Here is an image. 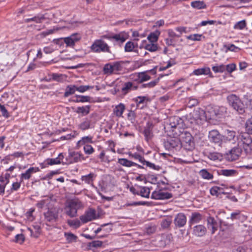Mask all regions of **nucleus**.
<instances>
[{
	"label": "nucleus",
	"instance_id": "nucleus-16",
	"mask_svg": "<svg viewBox=\"0 0 252 252\" xmlns=\"http://www.w3.org/2000/svg\"><path fill=\"white\" fill-rule=\"evenodd\" d=\"M153 125L152 123H147L146 126L144 128L143 133L145 136V139L147 141L150 140L153 136Z\"/></svg>",
	"mask_w": 252,
	"mask_h": 252
},
{
	"label": "nucleus",
	"instance_id": "nucleus-53",
	"mask_svg": "<svg viewBox=\"0 0 252 252\" xmlns=\"http://www.w3.org/2000/svg\"><path fill=\"white\" fill-rule=\"evenodd\" d=\"M247 133L252 134V118L248 119L245 124Z\"/></svg>",
	"mask_w": 252,
	"mask_h": 252
},
{
	"label": "nucleus",
	"instance_id": "nucleus-1",
	"mask_svg": "<svg viewBox=\"0 0 252 252\" xmlns=\"http://www.w3.org/2000/svg\"><path fill=\"white\" fill-rule=\"evenodd\" d=\"M84 207L82 202L78 198H74L68 201L64 207L65 213L70 218L77 216L78 210Z\"/></svg>",
	"mask_w": 252,
	"mask_h": 252
},
{
	"label": "nucleus",
	"instance_id": "nucleus-38",
	"mask_svg": "<svg viewBox=\"0 0 252 252\" xmlns=\"http://www.w3.org/2000/svg\"><path fill=\"white\" fill-rule=\"evenodd\" d=\"M236 173V171L233 169H221L219 172L220 175L225 176H233Z\"/></svg>",
	"mask_w": 252,
	"mask_h": 252
},
{
	"label": "nucleus",
	"instance_id": "nucleus-50",
	"mask_svg": "<svg viewBox=\"0 0 252 252\" xmlns=\"http://www.w3.org/2000/svg\"><path fill=\"white\" fill-rule=\"evenodd\" d=\"M230 218L232 220L236 219L241 220L242 219H244L245 216L241 214L240 211L237 210L235 212L232 213L231 214Z\"/></svg>",
	"mask_w": 252,
	"mask_h": 252
},
{
	"label": "nucleus",
	"instance_id": "nucleus-6",
	"mask_svg": "<svg viewBox=\"0 0 252 252\" xmlns=\"http://www.w3.org/2000/svg\"><path fill=\"white\" fill-rule=\"evenodd\" d=\"M90 48L91 51L94 53H111L110 47L102 39L95 40Z\"/></svg>",
	"mask_w": 252,
	"mask_h": 252
},
{
	"label": "nucleus",
	"instance_id": "nucleus-42",
	"mask_svg": "<svg viewBox=\"0 0 252 252\" xmlns=\"http://www.w3.org/2000/svg\"><path fill=\"white\" fill-rule=\"evenodd\" d=\"M144 48L150 52H155L158 50V46L157 44H155L154 42H150V43L146 44L144 46Z\"/></svg>",
	"mask_w": 252,
	"mask_h": 252
},
{
	"label": "nucleus",
	"instance_id": "nucleus-9",
	"mask_svg": "<svg viewBox=\"0 0 252 252\" xmlns=\"http://www.w3.org/2000/svg\"><path fill=\"white\" fill-rule=\"evenodd\" d=\"M165 148L170 150L173 148H177L181 147V141L179 138L176 137H170L164 142Z\"/></svg>",
	"mask_w": 252,
	"mask_h": 252
},
{
	"label": "nucleus",
	"instance_id": "nucleus-35",
	"mask_svg": "<svg viewBox=\"0 0 252 252\" xmlns=\"http://www.w3.org/2000/svg\"><path fill=\"white\" fill-rule=\"evenodd\" d=\"M95 175L93 173H91L87 175L82 176L81 180L87 184L92 183Z\"/></svg>",
	"mask_w": 252,
	"mask_h": 252
},
{
	"label": "nucleus",
	"instance_id": "nucleus-3",
	"mask_svg": "<svg viewBox=\"0 0 252 252\" xmlns=\"http://www.w3.org/2000/svg\"><path fill=\"white\" fill-rule=\"evenodd\" d=\"M227 99L229 105L233 108L234 109L240 113H242L244 112V104L236 95L231 94L227 96Z\"/></svg>",
	"mask_w": 252,
	"mask_h": 252
},
{
	"label": "nucleus",
	"instance_id": "nucleus-19",
	"mask_svg": "<svg viewBox=\"0 0 252 252\" xmlns=\"http://www.w3.org/2000/svg\"><path fill=\"white\" fill-rule=\"evenodd\" d=\"M135 194L141 196L143 197L149 198L150 193V189L146 187H139L137 189Z\"/></svg>",
	"mask_w": 252,
	"mask_h": 252
},
{
	"label": "nucleus",
	"instance_id": "nucleus-11",
	"mask_svg": "<svg viewBox=\"0 0 252 252\" xmlns=\"http://www.w3.org/2000/svg\"><path fill=\"white\" fill-rule=\"evenodd\" d=\"M252 139L251 136L248 133H241L237 137L238 147L242 149L246 145V144L250 141Z\"/></svg>",
	"mask_w": 252,
	"mask_h": 252
},
{
	"label": "nucleus",
	"instance_id": "nucleus-46",
	"mask_svg": "<svg viewBox=\"0 0 252 252\" xmlns=\"http://www.w3.org/2000/svg\"><path fill=\"white\" fill-rule=\"evenodd\" d=\"M81 220L77 219L71 220H67V224L71 227H73L74 228H77L81 225Z\"/></svg>",
	"mask_w": 252,
	"mask_h": 252
},
{
	"label": "nucleus",
	"instance_id": "nucleus-14",
	"mask_svg": "<svg viewBox=\"0 0 252 252\" xmlns=\"http://www.w3.org/2000/svg\"><path fill=\"white\" fill-rule=\"evenodd\" d=\"M80 38L81 36L79 34L74 33L70 36L64 38L63 40L67 46H73L75 43L79 41Z\"/></svg>",
	"mask_w": 252,
	"mask_h": 252
},
{
	"label": "nucleus",
	"instance_id": "nucleus-26",
	"mask_svg": "<svg viewBox=\"0 0 252 252\" xmlns=\"http://www.w3.org/2000/svg\"><path fill=\"white\" fill-rule=\"evenodd\" d=\"M170 123L169 126L172 128H176L180 127V122L181 121V119L177 116H174L171 117L169 119Z\"/></svg>",
	"mask_w": 252,
	"mask_h": 252
},
{
	"label": "nucleus",
	"instance_id": "nucleus-33",
	"mask_svg": "<svg viewBox=\"0 0 252 252\" xmlns=\"http://www.w3.org/2000/svg\"><path fill=\"white\" fill-rule=\"evenodd\" d=\"M160 34V32L158 31H156L151 32L147 37V39L150 42H156L158 41V36Z\"/></svg>",
	"mask_w": 252,
	"mask_h": 252
},
{
	"label": "nucleus",
	"instance_id": "nucleus-45",
	"mask_svg": "<svg viewBox=\"0 0 252 252\" xmlns=\"http://www.w3.org/2000/svg\"><path fill=\"white\" fill-rule=\"evenodd\" d=\"M64 236L68 243L76 242L77 237L71 233H65Z\"/></svg>",
	"mask_w": 252,
	"mask_h": 252
},
{
	"label": "nucleus",
	"instance_id": "nucleus-58",
	"mask_svg": "<svg viewBox=\"0 0 252 252\" xmlns=\"http://www.w3.org/2000/svg\"><path fill=\"white\" fill-rule=\"evenodd\" d=\"M102 242L100 241H94L92 242H90L88 244V246L90 248L94 247V248H100L102 245Z\"/></svg>",
	"mask_w": 252,
	"mask_h": 252
},
{
	"label": "nucleus",
	"instance_id": "nucleus-29",
	"mask_svg": "<svg viewBox=\"0 0 252 252\" xmlns=\"http://www.w3.org/2000/svg\"><path fill=\"white\" fill-rule=\"evenodd\" d=\"M77 91V86L74 85H68L64 94V96L67 97L68 96L73 94Z\"/></svg>",
	"mask_w": 252,
	"mask_h": 252
},
{
	"label": "nucleus",
	"instance_id": "nucleus-62",
	"mask_svg": "<svg viewBox=\"0 0 252 252\" xmlns=\"http://www.w3.org/2000/svg\"><path fill=\"white\" fill-rule=\"evenodd\" d=\"M0 111L1 112V115L2 116L5 118H8L9 117V114L8 112V111L5 108V106L3 105H1V104H0Z\"/></svg>",
	"mask_w": 252,
	"mask_h": 252
},
{
	"label": "nucleus",
	"instance_id": "nucleus-49",
	"mask_svg": "<svg viewBox=\"0 0 252 252\" xmlns=\"http://www.w3.org/2000/svg\"><path fill=\"white\" fill-rule=\"evenodd\" d=\"M212 70L215 73H222L225 70V65L220 64L213 66L212 67Z\"/></svg>",
	"mask_w": 252,
	"mask_h": 252
},
{
	"label": "nucleus",
	"instance_id": "nucleus-8",
	"mask_svg": "<svg viewBox=\"0 0 252 252\" xmlns=\"http://www.w3.org/2000/svg\"><path fill=\"white\" fill-rule=\"evenodd\" d=\"M96 219V211L94 209L90 208L87 210L84 215L80 217V220L82 223H86Z\"/></svg>",
	"mask_w": 252,
	"mask_h": 252
},
{
	"label": "nucleus",
	"instance_id": "nucleus-63",
	"mask_svg": "<svg viewBox=\"0 0 252 252\" xmlns=\"http://www.w3.org/2000/svg\"><path fill=\"white\" fill-rule=\"evenodd\" d=\"M236 69V64L234 63H231L227 64L225 66V70L228 73H231Z\"/></svg>",
	"mask_w": 252,
	"mask_h": 252
},
{
	"label": "nucleus",
	"instance_id": "nucleus-31",
	"mask_svg": "<svg viewBox=\"0 0 252 252\" xmlns=\"http://www.w3.org/2000/svg\"><path fill=\"white\" fill-rule=\"evenodd\" d=\"M236 137V132L233 130L227 129L224 132V137L228 141H231Z\"/></svg>",
	"mask_w": 252,
	"mask_h": 252
},
{
	"label": "nucleus",
	"instance_id": "nucleus-30",
	"mask_svg": "<svg viewBox=\"0 0 252 252\" xmlns=\"http://www.w3.org/2000/svg\"><path fill=\"white\" fill-rule=\"evenodd\" d=\"M91 120L88 118H85L82 122L78 126L79 129L82 130H85L91 128Z\"/></svg>",
	"mask_w": 252,
	"mask_h": 252
},
{
	"label": "nucleus",
	"instance_id": "nucleus-10",
	"mask_svg": "<svg viewBox=\"0 0 252 252\" xmlns=\"http://www.w3.org/2000/svg\"><path fill=\"white\" fill-rule=\"evenodd\" d=\"M172 197V194L162 190H155L151 195V198L156 200H163L169 199Z\"/></svg>",
	"mask_w": 252,
	"mask_h": 252
},
{
	"label": "nucleus",
	"instance_id": "nucleus-60",
	"mask_svg": "<svg viewBox=\"0 0 252 252\" xmlns=\"http://www.w3.org/2000/svg\"><path fill=\"white\" fill-rule=\"evenodd\" d=\"M171 223V220L170 219H163L161 222V226L163 228H167Z\"/></svg>",
	"mask_w": 252,
	"mask_h": 252
},
{
	"label": "nucleus",
	"instance_id": "nucleus-7",
	"mask_svg": "<svg viewBox=\"0 0 252 252\" xmlns=\"http://www.w3.org/2000/svg\"><path fill=\"white\" fill-rule=\"evenodd\" d=\"M85 159L86 158L84 157V155L80 152L69 150L68 155L66 157L65 161L64 162L66 164H69Z\"/></svg>",
	"mask_w": 252,
	"mask_h": 252
},
{
	"label": "nucleus",
	"instance_id": "nucleus-17",
	"mask_svg": "<svg viewBox=\"0 0 252 252\" xmlns=\"http://www.w3.org/2000/svg\"><path fill=\"white\" fill-rule=\"evenodd\" d=\"M39 169L38 167H32L29 168L26 171L25 173L21 174L20 179L21 181H22L24 180H28L29 179L32 175L34 173L39 171Z\"/></svg>",
	"mask_w": 252,
	"mask_h": 252
},
{
	"label": "nucleus",
	"instance_id": "nucleus-40",
	"mask_svg": "<svg viewBox=\"0 0 252 252\" xmlns=\"http://www.w3.org/2000/svg\"><path fill=\"white\" fill-rule=\"evenodd\" d=\"M90 107L89 106L78 107L77 108L76 112L77 113H81L83 115H86L90 112Z\"/></svg>",
	"mask_w": 252,
	"mask_h": 252
},
{
	"label": "nucleus",
	"instance_id": "nucleus-2",
	"mask_svg": "<svg viewBox=\"0 0 252 252\" xmlns=\"http://www.w3.org/2000/svg\"><path fill=\"white\" fill-rule=\"evenodd\" d=\"M205 114L204 110L197 108L187 116V119L191 124L200 125L206 121Z\"/></svg>",
	"mask_w": 252,
	"mask_h": 252
},
{
	"label": "nucleus",
	"instance_id": "nucleus-27",
	"mask_svg": "<svg viewBox=\"0 0 252 252\" xmlns=\"http://www.w3.org/2000/svg\"><path fill=\"white\" fill-rule=\"evenodd\" d=\"M125 110V105L123 103H120L114 108L113 113L117 117H122Z\"/></svg>",
	"mask_w": 252,
	"mask_h": 252
},
{
	"label": "nucleus",
	"instance_id": "nucleus-15",
	"mask_svg": "<svg viewBox=\"0 0 252 252\" xmlns=\"http://www.w3.org/2000/svg\"><path fill=\"white\" fill-rule=\"evenodd\" d=\"M192 74L199 76L201 75H209L210 77H213V76L211 72L210 68L207 66H204L202 68H199L193 70Z\"/></svg>",
	"mask_w": 252,
	"mask_h": 252
},
{
	"label": "nucleus",
	"instance_id": "nucleus-5",
	"mask_svg": "<svg viewBox=\"0 0 252 252\" xmlns=\"http://www.w3.org/2000/svg\"><path fill=\"white\" fill-rule=\"evenodd\" d=\"M59 209L56 207L49 208L44 213V220L50 224L56 223L59 220Z\"/></svg>",
	"mask_w": 252,
	"mask_h": 252
},
{
	"label": "nucleus",
	"instance_id": "nucleus-32",
	"mask_svg": "<svg viewBox=\"0 0 252 252\" xmlns=\"http://www.w3.org/2000/svg\"><path fill=\"white\" fill-rule=\"evenodd\" d=\"M118 162L121 165L127 167H131L135 165H137V163L133 162L131 161L128 160L126 158H119Z\"/></svg>",
	"mask_w": 252,
	"mask_h": 252
},
{
	"label": "nucleus",
	"instance_id": "nucleus-64",
	"mask_svg": "<svg viewBox=\"0 0 252 252\" xmlns=\"http://www.w3.org/2000/svg\"><path fill=\"white\" fill-rule=\"evenodd\" d=\"M25 240L24 236L22 234H17L15 236V242L19 244H22Z\"/></svg>",
	"mask_w": 252,
	"mask_h": 252
},
{
	"label": "nucleus",
	"instance_id": "nucleus-37",
	"mask_svg": "<svg viewBox=\"0 0 252 252\" xmlns=\"http://www.w3.org/2000/svg\"><path fill=\"white\" fill-rule=\"evenodd\" d=\"M199 175L204 179L211 180L213 178V175L208 171L207 170L203 169L201 170L199 172Z\"/></svg>",
	"mask_w": 252,
	"mask_h": 252
},
{
	"label": "nucleus",
	"instance_id": "nucleus-13",
	"mask_svg": "<svg viewBox=\"0 0 252 252\" xmlns=\"http://www.w3.org/2000/svg\"><path fill=\"white\" fill-rule=\"evenodd\" d=\"M54 201L52 200L51 197H46L44 199H43L39 201L36 204V206L39 209H42L44 207L49 208L53 207V203Z\"/></svg>",
	"mask_w": 252,
	"mask_h": 252
},
{
	"label": "nucleus",
	"instance_id": "nucleus-34",
	"mask_svg": "<svg viewBox=\"0 0 252 252\" xmlns=\"http://www.w3.org/2000/svg\"><path fill=\"white\" fill-rule=\"evenodd\" d=\"M93 141V137L90 136H84L82 138L81 140L78 141L77 145L78 146H80L82 145H86L87 143H92Z\"/></svg>",
	"mask_w": 252,
	"mask_h": 252
},
{
	"label": "nucleus",
	"instance_id": "nucleus-23",
	"mask_svg": "<svg viewBox=\"0 0 252 252\" xmlns=\"http://www.w3.org/2000/svg\"><path fill=\"white\" fill-rule=\"evenodd\" d=\"M206 232V228L202 225H198L194 227L193 233L197 236H203Z\"/></svg>",
	"mask_w": 252,
	"mask_h": 252
},
{
	"label": "nucleus",
	"instance_id": "nucleus-41",
	"mask_svg": "<svg viewBox=\"0 0 252 252\" xmlns=\"http://www.w3.org/2000/svg\"><path fill=\"white\" fill-rule=\"evenodd\" d=\"M103 71L105 74H111L115 73L114 70H113V64L111 63H107L105 64L103 67Z\"/></svg>",
	"mask_w": 252,
	"mask_h": 252
},
{
	"label": "nucleus",
	"instance_id": "nucleus-44",
	"mask_svg": "<svg viewBox=\"0 0 252 252\" xmlns=\"http://www.w3.org/2000/svg\"><path fill=\"white\" fill-rule=\"evenodd\" d=\"M76 97L77 99L74 100L75 102H90L91 100V97L89 96L76 95Z\"/></svg>",
	"mask_w": 252,
	"mask_h": 252
},
{
	"label": "nucleus",
	"instance_id": "nucleus-12",
	"mask_svg": "<svg viewBox=\"0 0 252 252\" xmlns=\"http://www.w3.org/2000/svg\"><path fill=\"white\" fill-rule=\"evenodd\" d=\"M174 224L176 227H183L187 222V218L183 213H179L175 217Z\"/></svg>",
	"mask_w": 252,
	"mask_h": 252
},
{
	"label": "nucleus",
	"instance_id": "nucleus-43",
	"mask_svg": "<svg viewBox=\"0 0 252 252\" xmlns=\"http://www.w3.org/2000/svg\"><path fill=\"white\" fill-rule=\"evenodd\" d=\"M191 6L197 9H200L205 8L206 5L203 1H194L191 2Z\"/></svg>",
	"mask_w": 252,
	"mask_h": 252
},
{
	"label": "nucleus",
	"instance_id": "nucleus-25",
	"mask_svg": "<svg viewBox=\"0 0 252 252\" xmlns=\"http://www.w3.org/2000/svg\"><path fill=\"white\" fill-rule=\"evenodd\" d=\"M206 115V120L214 119L215 117L217 116L218 113L216 110L212 107L209 106L206 108V111H205Z\"/></svg>",
	"mask_w": 252,
	"mask_h": 252
},
{
	"label": "nucleus",
	"instance_id": "nucleus-20",
	"mask_svg": "<svg viewBox=\"0 0 252 252\" xmlns=\"http://www.w3.org/2000/svg\"><path fill=\"white\" fill-rule=\"evenodd\" d=\"M46 15V14H38L31 18H28L25 19V22L27 23H29L30 22H34L36 23H41L43 22L44 21H45L46 19H47Z\"/></svg>",
	"mask_w": 252,
	"mask_h": 252
},
{
	"label": "nucleus",
	"instance_id": "nucleus-4",
	"mask_svg": "<svg viewBox=\"0 0 252 252\" xmlns=\"http://www.w3.org/2000/svg\"><path fill=\"white\" fill-rule=\"evenodd\" d=\"M179 139L181 141V146L186 150L189 151L194 148L193 137L190 133L187 131L182 133Z\"/></svg>",
	"mask_w": 252,
	"mask_h": 252
},
{
	"label": "nucleus",
	"instance_id": "nucleus-56",
	"mask_svg": "<svg viewBox=\"0 0 252 252\" xmlns=\"http://www.w3.org/2000/svg\"><path fill=\"white\" fill-rule=\"evenodd\" d=\"M144 165H146L147 167H149L150 168L157 171H159L161 169V167L159 166V165H156L153 163H151L146 160L145 161Z\"/></svg>",
	"mask_w": 252,
	"mask_h": 252
},
{
	"label": "nucleus",
	"instance_id": "nucleus-48",
	"mask_svg": "<svg viewBox=\"0 0 252 252\" xmlns=\"http://www.w3.org/2000/svg\"><path fill=\"white\" fill-rule=\"evenodd\" d=\"M157 230V227L155 225L153 224H149L147 225L145 227V232L148 234H152Z\"/></svg>",
	"mask_w": 252,
	"mask_h": 252
},
{
	"label": "nucleus",
	"instance_id": "nucleus-28",
	"mask_svg": "<svg viewBox=\"0 0 252 252\" xmlns=\"http://www.w3.org/2000/svg\"><path fill=\"white\" fill-rule=\"evenodd\" d=\"M137 78L135 80L138 82L142 83L150 79L151 77L146 72H139L137 74Z\"/></svg>",
	"mask_w": 252,
	"mask_h": 252
},
{
	"label": "nucleus",
	"instance_id": "nucleus-18",
	"mask_svg": "<svg viewBox=\"0 0 252 252\" xmlns=\"http://www.w3.org/2000/svg\"><path fill=\"white\" fill-rule=\"evenodd\" d=\"M221 135L216 130H212L209 132V138L210 141L216 144H220L221 142Z\"/></svg>",
	"mask_w": 252,
	"mask_h": 252
},
{
	"label": "nucleus",
	"instance_id": "nucleus-51",
	"mask_svg": "<svg viewBox=\"0 0 252 252\" xmlns=\"http://www.w3.org/2000/svg\"><path fill=\"white\" fill-rule=\"evenodd\" d=\"M159 79L157 78L148 83L143 84L141 85V88H152L154 87L159 82Z\"/></svg>",
	"mask_w": 252,
	"mask_h": 252
},
{
	"label": "nucleus",
	"instance_id": "nucleus-21",
	"mask_svg": "<svg viewBox=\"0 0 252 252\" xmlns=\"http://www.w3.org/2000/svg\"><path fill=\"white\" fill-rule=\"evenodd\" d=\"M208 228L211 231L212 234L217 230V223L213 217H209L207 219Z\"/></svg>",
	"mask_w": 252,
	"mask_h": 252
},
{
	"label": "nucleus",
	"instance_id": "nucleus-54",
	"mask_svg": "<svg viewBox=\"0 0 252 252\" xmlns=\"http://www.w3.org/2000/svg\"><path fill=\"white\" fill-rule=\"evenodd\" d=\"M242 149L244 150L245 153L247 154L252 153V138L250 140V141L242 148Z\"/></svg>",
	"mask_w": 252,
	"mask_h": 252
},
{
	"label": "nucleus",
	"instance_id": "nucleus-61",
	"mask_svg": "<svg viewBox=\"0 0 252 252\" xmlns=\"http://www.w3.org/2000/svg\"><path fill=\"white\" fill-rule=\"evenodd\" d=\"M246 26V22L245 20H242L237 22L234 26L235 29L242 30Z\"/></svg>",
	"mask_w": 252,
	"mask_h": 252
},
{
	"label": "nucleus",
	"instance_id": "nucleus-22",
	"mask_svg": "<svg viewBox=\"0 0 252 252\" xmlns=\"http://www.w3.org/2000/svg\"><path fill=\"white\" fill-rule=\"evenodd\" d=\"M242 152V149L240 147H234L230 151L229 153L231 155V160H236L241 155Z\"/></svg>",
	"mask_w": 252,
	"mask_h": 252
},
{
	"label": "nucleus",
	"instance_id": "nucleus-59",
	"mask_svg": "<svg viewBox=\"0 0 252 252\" xmlns=\"http://www.w3.org/2000/svg\"><path fill=\"white\" fill-rule=\"evenodd\" d=\"M94 88V86H80L79 87L77 86V91H78L80 93H84L86 91L92 89Z\"/></svg>",
	"mask_w": 252,
	"mask_h": 252
},
{
	"label": "nucleus",
	"instance_id": "nucleus-36",
	"mask_svg": "<svg viewBox=\"0 0 252 252\" xmlns=\"http://www.w3.org/2000/svg\"><path fill=\"white\" fill-rule=\"evenodd\" d=\"M186 37L188 39L195 41H201L205 39V37L202 34H193L187 36Z\"/></svg>",
	"mask_w": 252,
	"mask_h": 252
},
{
	"label": "nucleus",
	"instance_id": "nucleus-55",
	"mask_svg": "<svg viewBox=\"0 0 252 252\" xmlns=\"http://www.w3.org/2000/svg\"><path fill=\"white\" fill-rule=\"evenodd\" d=\"M83 149L85 153L87 155H91L94 152V150L93 147L89 144L85 145Z\"/></svg>",
	"mask_w": 252,
	"mask_h": 252
},
{
	"label": "nucleus",
	"instance_id": "nucleus-57",
	"mask_svg": "<svg viewBox=\"0 0 252 252\" xmlns=\"http://www.w3.org/2000/svg\"><path fill=\"white\" fill-rule=\"evenodd\" d=\"M135 46L132 42L128 41L126 43L125 47V50L126 52H131L134 48Z\"/></svg>",
	"mask_w": 252,
	"mask_h": 252
},
{
	"label": "nucleus",
	"instance_id": "nucleus-24",
	"mask_svg": "<svg viewBox=\"0 0 252 252\" xmlns=\"http://www.w3.org/2000/svg\"><path fill=\"white\" fill-rule=\"evenodd\" d=\"M137 88V87L133 86L132 83L128 82L124 84L123 87L122 88V91L124 94H126L131 90H135Z\"/></svg>",
	"mask_w": 252,
	"mask_h": 252
},
{
	"label": "nucleus",
	"instance_id": "nucleus-52",
	"mask_svg": "<svg viewBox=\"0 0 252 252\" xmlns=\"http://www.w3.org/2000/svg\"><path fill=\"white\" fill-rule=\"evenodd\" d=\"M122 63L120 62H116L112 63L113 66V70L115 73L123 69Z\"/></svg>",
	"mask_w": 252,
	"mask_h": 252
},
{
	"label": "nucleus",
	"instance_id": "nucleus-39",
	"mask_svg": "<svg viewBox=\"0 0 252 252\" xmlns=\"http://www.w3.org/2000/svg\"><path fill=\"white\" fill-rule=\"evenodd\" d=\"M202 219V216L199 213H193L191 215L190 220L191 223H195L198 222Z\"/></svg>",
	"mask_w": 252,
	"mask_h": 252
},
{
	"label": "nucleus",
	"instance_id": "nucleus-47",
	"mask_svg": "<svg viewBox=\"0 0 252 252\" xmlns=\"http://www.w3.org/2000/svg\"><path fill=\"white\" fill-rule=\"evenodd\" d=\"M128 155L131 158H133L135 159H138L139 162H140L143 165L144 164V163L146 160H145V158H144V157H142L139 154H138L137 153L132 154L131 152H130L128 153Z\"/></svg>",
	"mask_w": 252,
	"mask_h": 252
}]
</instances>
